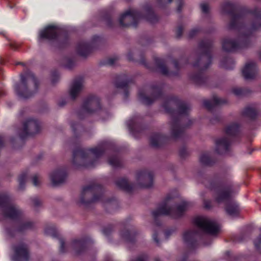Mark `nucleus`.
Wrapping results in <instances>:
<instances>
[{
  "mask_svg": "<svg viewBox=\"0 0 261 261\" xmlns=\"http://www.w3.org/2000/svg\"><path fill=\"white\" fill-rule=\"evenodd\" d=\"M165 139L164 136L159 134H154L150 137V142L152 146L158 147L164 142Z\"/></svg>",
  "mask_w": 261,
  "mask_h": 261,
  "instance_id": "b1692460",
  "label": "nucleus"
},
{
  "mask_svg": "<svg viewBox=\"0 0 261 261\" xmlns=\"http://www.w3.org/2000/svg\"><path fill=\"white\" fill-rule=\"evenodd\" d=\"M254 244L257 249L261 250V235L254 240Z\"/></svg>",
  "mask_w": 261,
  "mask_h": 261,
  "instance_id": "37998d69",
  "label": "nucleus"
},
{
  "mask_svg": "<svg viewBox=\"0 0 261 261\" xmlns=\"http://www.w3.org/2000/svg\"><path fill=\"white\" fill-rule=\"evenodd\" d=\"M77 126L78 127H80V125L79 124H77Z\"/></svg>",
  "mask_w": 261,
  "mask_h": 261,
  "instance_id": "338daca9",
  "label": "nucleus"
},
{
  "mask_svg": "<svg viewBox=\"0 0 261 261\" xmlns=\"http://www.w3.org/2000/svg\"><path fill=\"white\" fill-rule=\"evenodd\" d=\"M67 176V173L65 168H58L49 174V178L54 186H58L63 183Z\"/></svg>",
  "mask_w": 261,
  "mask_h": 261,
  "instance_id": "dca6fc26",
  "label": "nucleus"
},
{
  "mask_svg": "<svg viewBox=\"0 0 261 261\" xmlns=\"http://www.w3.org/2000/svg\"><path fill=\"white\" fill-rule=\"evenodd\" d=\"M200 7H201L202 11L203 13H206L208 11L209 6L207 4L202 3L201 4Z\"/></svg>",
  "mask_w": 261,
  "mask_h": 261,
  "instance_id": "a18cd8bd",
  "label": "nucleus"
},
{
  "mask_svg": "<svg viewBox=\"0 0 261 261\" xmlns=\"http://www.w3.org/2000/svg\"><path fill=\"white\" fill-rule=\"evenodd\" d=\"M29 258V253L27 246L20 245L15 248V253L12 257L14 261H27Z\"/></svg>",
  "mask_w": 261,
  "mask_h": 261,
  "instance_id": "6ab92c4d",
  "label": "nucleus"
},
{
  "mask_svg": "<svg viewBox=\"0 0 261 261\" xmlns=\"http://www.w3.org/2000/svg\"><path fill=\"white\" fill-rule=\"evenodd\" d=\"M143 14L144 17L152 23L156 20L155 15L150 8L144 9L141 13L136 10L129 9L119 18L120 24L123 27L132 25L136 27L143 17Z\"/></svg>",
  "mask_w": 261,
  "mask_h": 261,
  "instance_id": "39448f33",
  "label": "nucleus"
},
{
  "mask_svg": "<svg viewBox=\"0 0 261 261\" xmlns=\"http://www.w3.org/2000/svg\"><path fill=\"white\" fill-rule=\"evenodd\" d=\"M0 206L3 207L6 217L15 218L21 214V211L15 205L10 203L9 198L6 195H0Z\"/></svg>",
  "mask_w": 261,
  "mask_h": 261,
  "instance_id": "9d476101",
  "label": "nucleus"
},
{
  "mask_svg": "<svg viewBox=\"0 0 261 261\" xmlns=\"http://www.w3.org/2000/svg\"><path fill=\"white\" fill-rule=\"evenodd\" d=\"M38 82L32 73L21 75L20 84L16 85L15 89L19 97L27 98L34 94L38 89Z\"/></svg>",
  "mask_w": 261,
  "mask_h": 261,
  "instance_id": "423d86ee",
  "label": "nucleus"
},
{
  "mask_svg": "<svg viewBox=\"0 0 261 261\" xmlns=\"http://www.w3.org/2000/svg\"><path fill=\"white\" fill-rule=\"evenodd\" d=\"M152 172L148 171H141L138 172L136 176L137 185L141 187L149 188L153 185Z\"/></svg>",
  "mask_w": 261,
  "mask_h": 261,
  "instance_id": "ddd939ff",
  "label": "nucleus"
},
{
  "mask_svg": "<svg viewBox=\"0 0 261 261\" xmlns=\"http://www.w3.org/2000/svg\"><path fill=\"white\" fill-rule=\"evenodd\" d=\"M182 28L181 27H179L176 31V34L177 37H179L182 34Z\"/></svg>",
  "mask_w": 261,
  "mask_h": 261,
  "instance_id": "09e8293b",
  "label": "nucleus"
},
{
  "mask_svg": "<svg viewBox=\"0 0 261 261\" xmlns=\"http://www.w3.org/2000/svg\"><path fill=\"white\" fill-rule=\"evenodd\" d=\"M173 232H174V230H173V229L167 230L165 232L166 237L168 238L169 236L171 235Z\"/></svg>",
  "mask_w": 261,
  "mask_h": 261,
  "instance_id": "864d4df0",
  "label": "nucleus"
},
{
  "mask_svg": "<svg viewBox=\"0 0 261 261\" xmlns=\"http://www.w3.org/2000/svg\"><path fill=\"white\" fill-rule=\"evenodd\" d=\"M103 152V147L101 146L87 150L75 151L73 153V163L77 167H93Z\"/></svg>",
  "mask_w": 261,
  "mask_h": 261,
  "instance_id": "7ed1b4c3",
  "label": "nucleus"
},
{
  "mask_svg": "<svg viewBox=\"0 0 261 261\" xmlns=\"http://www.w3.org/2000/svg\"><path fill=\"white\" fill-rule=\"evenodd\" d=\"M130 261H147V256L145 254H141L132 258Z\"/></svg>",
  "mask_w": 261,
  "mask_h": 261,
  "instance_id": "79ce46f5",
  "label": "nucleus"
},
{
  "mask_svg": "<svg viewBox=\"0 0 261 261\" xmlns=\"http://www.w3.org/2000/svg\"><path fill=\"white\" fill-rule=\"evenodd\" d=\"M128 81L125 75H123L120 77L116 83L117 87L124 88L128 85Z\"/></svg>",
  "mask_w": 261,
  "mask_h": 261,
  "instance_id": "7c9ffc66",
  "label": "nucleus"
},
{
  "mask_svg": "<svg viewBox=\"0 0 261 261\" xmlns=\"http://www.w3.org/2000/svg\"><path fill=\"white\" fill-rule=\"evenodd\" d=\"M234 8V5L230 2H226L222 7V10L224 13L229 12Z\"/></svg>",
  "mask_w": 261,
  "mask_h": 261,
  "instance_id": "72a5a7b5",
  "label": "nucleus"
},
{
  "mask_svg": "<svg viewBox=\"0 0 261 261\" xmlns=\"http://www.w3.org/2000/svg\"><path fill=\"white\" fill-rule=\"evenodd\" d=\"M232 92L236 95H241L243 94V90L240 88H235L232 90Z\"/></svg>",
  "mask_w": 261,
  "mask_h": 261,
  "instance_id": "49530a36",
  "label": "nucleus"
},
{
  "mask_svg": "<svg viewBox=\"0 0 261 261\" xmlns=\"http://www.w3.org/2000/svg\"><path fill=\"white\" fill-rule=\"evenodd\" d=\"M164 107H165V109L166 110V111H168V110L167 109L166 105L164 106Z\"/></svg>",
  "mask_w": 261,
  "mask_h": 261,
  "instance_id": "0e129e2a",
  "label": "nucleus"
},
{
  "mask_svg": "<svg viewBox=\"0 0 261 261\" xmlns=\"http://www.w3.org/2000/svg\"><path fill=\"white\" fill-rule=\"evenodd\" d=\"M194 222L201 231L211 235L217 234L219 230V226L216 222L206 217H196Z\"/></svg>",
  "mask_w": 261,
  "mask_h": 261,
  "instance_id": "6e6552de",
  "label": "nucleus"
},
{
  "mask_svg": "<svg viewBox=\"0 0 261 261\" xmlns=\"http://www.w3.org/2000/svg\"><path fill=\"white\" fill-rule=\"evenodd\" d=\"M138 116H136L127 121V125L128 126V127L130 130L133 131L135 129L137 123L138 122Z\"/></svg>",
  "mask_w": 261,
  "mask_h": 261,
  "instance_id": "c756f323",
  "label": "nucleus"
},
{
  "mask_svg": "<svg viewBox=\"0 0 261 261\" xmlns=\"http://www.w3.org/2000/svg\"><path fill=\"white\" fill-rule=\"evenodd\" d=\"M160 94L159 89H143L139 90V99L145 105L151 104Z\"/></svg>",
  "mask_w": 261,
  "mask_h": 261,
  "instance_id": "9b49d317",
  "label": "nucleus"
},
{
  "mask_svg": "<svg viewBox=\"0 0 261 261\" xmlns=\"http://www.w3.org/2000/svg\"><path fill=\"white\" fill-rule=\"evenodd\" d=\"M240 130V126L237 123L227 125L224 128V136L216 140V151L219 153H225L230 144V138L237 134Z\"/></svg>",
  "mask_w": 261,
  "mask_h": 261,
  "instance_id": "0eeeda50",
  "label": "nucleus"
},
{
  "mask_svg": "<svg viewBox=\"0 0 261 261\" xmlns=\"http://www.w3.org/2000/svg\"><path fill=\"white\" fill-rule=\"evenodd\" d=\"M109 163L110 165L114 167H117L120 165L119 160L115 156L110 159L109 160Z\"/></svg>",
  "mask_w": 261,
  "mask_h": 261,
  "instance_id": "e433bc0d",
  "label": "nucleus"
},
{
  "mask_svg": "<svg viewBox=\"0 0 261 261\" xmlns=\"http://www.w3.org/2000/svg\"><path fill=\"white\" fill-rule=\"evenodd\" d=\"M69 64L66 65V66L68 68H70L73 66L74 63L71 61H69Z\"/></svg>",
  "mask_w": 261,
  "mask_h": 261,
  "instance_id": "5fc2aeb1",
  "label": "nucleus"
},
{
  "mask_svg": "<svg viewBox=\"0 0 261 261\" xmlns=\"http://www.w3.org/2000/svg\"><path fill=\"white\" fill-rule=\"evenodd\" d=\"M203 204L205 208H210L212 207V202L210 200L204 199Z\"/></svg>",
  "mask_w": 261,
  "mask_h": 261,
  "instance_id": "de8ad7c7",
  "label": "nucleus"
},
{
  "mask_svg": "<svg viewBox=\"0 0 261 261\" xmlns=\"http://www.w3.org/2000/svg\"><path fill=\"white\" fill-rule=\"evenodd\" d=\"M173 65L176 69H177L178 68V63L176 61H174Z\"/></svg>",
  "mask_w": 261,
  "mask_h": 261,
  "instance_id": "4d7b16f0",
  "label": "nucleus"
},
{
  "mask_svg": "<svg viewBox=\"0 0 261 261\" xmlns=\"http://www.w3.org/2000/svg\"><path fill=\"white\" fill-rule=\"evenodd\" d=\"M199 233L195 230H189L184 232L182 239L187 245H193L196 241Z\"/></svg>",
  "mask_w": 261,
  "mask_h": 261,
  "instance_id": "4be33fe9",
  "label": "nucleus"
},
{
  "mask_svg": "<svg viewBox=\"0 0 261 261\" xmlns=\"http://www.w3.org/2000/svg\"><path fill=\"white\" fill-rule=\"evenodd\" d=\"M259 57L260 59L261 60V50L259 53Z\"/></svg>",
  "mask_w": 261,
  "mask_h": 261,
  "instance_id": "e2e57ef3",
  "label": "nucleus"
},
{
  "mask_svg": "<svg viewBox=\"0 0 261 261\" xmlns=\"http://www.w3.org/2000/svg\"><path fill=\"white\" fill-rule=\"evenodd\" d=\"M192 79L194 80V81L195 82H196L197 84H200V80H201L200 76H196L193 77Z\"/></svg>",
  "mask_w": 261,
  "mask_h": 261,
  "instance_id": "603ef678",
  "label": "nucleus"
},
{
  "mask_svg": "<svg viewBox=\"0 0 261 261\" xmlns=\"http://www.w3.org/2000/svg\"><path fill=\"white\" fill-rule=\"evenodd\" d=\"M3 146V139L2 137H0V149Z\"/></svg>",
  "mask_w": 261,
  "mask_h": 261,
  "instance_id": "bf43d9fd",
  "label": "nucleus"
},
{
  "mask_svg": "<svg viewBox=\"0 0 261 261\" xmlns=\"http://www.w3.org/2000/svg\"><path fill=\"white\" fill-rule=\"evenodd\" d=\"M100 108V99L96 96L92 95L88 97L83 106V111L86 113H92Z\"/></svg>",
  "mask_w": 261,
  "mask_h": 261,
  "instance_id": "2eb2a0df",
  "label": "nucleus"
},
{
  "mask_svg": "<svg viewBox=\"0 0 261 261\" xmlns=\"http://www.w3.org/2000/svg\"><path fill=\"white\" fill-rule=\"evenodd\" d=\"M234 65V61L232 59L230 58H225L223 61H222L221 65L227 69H230L232 68L233 66Z\"/></svg>",
  "mask_w": 261,
  "mask_h": 261,
  "instance_id": "c85d7f7f",
  "label": "nucleus"
},
{
  "mask_svg": "<svg viewBox=\"0 0 261 261\" xmlns=\"http://www.w3.org/2000/svg\"><path fill=\"white\" fill-rule=\"evenodd\" d=\"M183 131V127L179 126L178 122L173 120L171 123V134L174 138L178 137Z\"/></svg>",
  "mask_w": 261,
  "mask_h": 261,
  "instance_id": "5701e85b",
  "label": "nucleus"
},
{
  "mask_svg": "<svg viewBox=\"0 0 261 261\" xmlns=\"http://www.w3.org/2000/svg\"><path fill=\"white\" fill-rule=\"evenodd\" d=\"M98 187L95 186H89L85 187L82 192L81 195V202L83 203H88L97 201L100 196L95 195Z\"/></svg>",
  "mask_w": 261,
  "mask_h": 261,
  "instance_id": "f8f14e48",
  "label": "nucleus"
},
{
  "mask_svg": "<svg viewBox=\"0 0 261 261\" xmlns=\"http://www.w3.org/2000/svg\"><path fill=\"white\" fill-rule=\"evenodd\" d=\"M32 182L35 186H38L41 183V176L39 174H34L32 176Z\"/></svg>",
  "mask_w": 261,
  "mask_h": 261,
  "instance_id": "4c0bfd02",
  "label": "nucleus"
},
{
  "mask_svg": "<svg viewBox=\"0 0 261 261\" xmlns=\"http://www.w3.org/2000/svg\"><path fill=\"white\" fill-rule=\"evenodd\" d=\"M200 61H201V63H196L194 64V66H197L201 64L203 69L207 68L211 63V56L209 54L205 53L203 54L200 58Z\"/></svg>",
  "mask_w": 261,
  "mask_h": 261,
  "instance_id": "393cba45",
  "label": "nucleus"
},
{
  "mask_svg": "<svg viewBox=\"0 0 261 261\" xmlns=\"http://www.w3.org/2000/svg\"><path fill=\"white\" fill-rule=\"evenodd\" d=\"M60 251L61 252H65L68 248H72L77 252V249L83 247V243L80 240H74L70 243L65 244L63 239L59 240Z\"/></svg>",
  "mask_w": 261,
  "mask_h": 261,
  "instance_id": "aec40b11",
  "label": "nucleus"
},
{
  "mask_svg": "<svg viewBox=\"0 0 261 261\" xmlns=\"http://www.w3.org/2000/svg\"><path fill=\"white\" fill-rule=\"evenodd\" d=\"M156 1L158 5L162 7L170 3L172 0H156Z\"/></svg>",
  "mask_w": 261,
  "mask_h": 261,
  "instance_id": "c03bdc74",
  "label": "nucleus"
},
{
  "mask_svg": "<svg viewBox=\"0 0 261 261\" xmlns=\"http://www.w3.org/2000/svg\"><path fill=\"white\" fill-rule=\"evenodd\" d=\"M121 237L125 241L130 242L134 241V238L130 232L127 230L122 231L120 233Z\"/></svg>",
  "mask_w": 261,
  "mask_h": 261,
  "instance_id": "2f4dec72",
  "label": "nucleus"
},
{
  "mask_svg": "<svg viewBox=\"0 0 261 261\" xmlns=\"http://www.w3.org/2000/svg\"><path fill=\"white\" fill-rule=\"evenodd\" d=\"M55 232V228L53 226H47L44 229V233L48 236H54Z\"/></svg>",
  "mask_w": 261,
  "mask_h": 261,
  "instance_id": "58836bf2",
  "label": "nucleus"
},
{
  "mask_svg": "<svg viewBox=\"0 0 261 261\" xmlns=\"http://www.w3.org/2000/svg\"><path fill=\"white\" fill-rule=\"evenodd\" d=\"M181 4H182V3H181V2H179V7H178V10L179 11L180 10V8H179V7H180V5H181Z\"/></svg>",
  "mask_w": 261,
  "mask_h": 261,
  "instance_id": "680f3d73",
  "label": "nucleus"
},
{
  "mask_svg": "<svg viewBox=\"0 0 261 261\" xmlns=\"http://www.w3.org/2000/svg\"><path fill=\"white\" fill-rule=\"evenodd\" d=\"M190 111V107L187 104H181L179 107V114L180 115H187Z\"/></svg>",
  "mask_w": 261,
  "mask_h": 261,
  "instance_id": "473e14b6",
  "label": "nucleus"
},
{
  "mask_svg": "<svg viewBox=\"0 0 261 261\" xmlns=\"http://www.w3.org/2000/svg\"><path fill=\"white\" fill-rule=\"evenodd\" d=\"M34 224L30 221H25L20 228V231L32 228Z\"/></svg>",
  "mask_w": 261,
  "mask_h": 261,
  "instance_id": "ea45409f",
  "label": "nucleus"
},
{
  "mask_svg": "<svg viewBox=\"0 0 261 261\" xmlns=\"http://www.w3.org/2000/svg\"><path fill=\"white\" fill-rule=\"evenodd\" d=\"M155 261H160L159 259H155Z\"/></svg>",
  "mask_w": 261,
  "mask_h": 261,
  "instance_id": "69168bd1",
  "label": "nucleus"
},
{
  "mask_svg": "<svg viewBox=\"0 0 261 261\" xmlns=\"http://www.w3.org/2000/svg\"><path fill=\"white\" fill-rule=\"evenodd\" d=\"M116 185L120 188L124 189L127 191H130L133 189V187L130 185L125 178H120L117 180Z\"/></svg>",
  "mask_w": 261,
  "mask_h": 261,
  "instance_id": "a878e982",
  "label": "nucleus"
},
{
  "mask_svg": "<svg viewBox=\"0 0 261 261\" xmlns=\"http://www.w3.org/2000/svg\"><path fill=\"white\" fill-rule=\"evenodd\" d=\"M28 177L27 173H22L19 177L18 181L19 184V188H22Z\"/></svg>",
  "mask_w": 261,
  "mask_h": 261,
  "instance_id": "c9c22d12",
  "label": "nucleus"
},
{
  "mask_svg": "<svg viewBox=\"0 0 261 261\" xmlns=\"http://www.w3.org/2000/svg\"><path fill=\"white\" fill-rule=\"evenodd\" d=\"M196 32V30H192L191 32H190V36L191 37H192L195 34Z\"/></svg>",
  "mask_w": 261,
  "mask_h": 261,
  "instance_id": "6e6d98bb",
  "label": "nucleus"
},
{
  "mask_svg": "<svg viewBox=\"0 0 261 261\" xmlns=\"http://www.w3.org/2000/svg\"><path fill=\"white\" fill-rule=\"evenodd\" d=\"M258 22H260V19L257 20Z\"/></svg>",
  "mask_w": 261,
  "mask_h": 261,
  "instance_id": "774afa93",
  "label": "nucleus"
},
{
  "mask_svg": "<svg viewBox=\"0 0 261 261\" xmlns=\"http://www.w3.org/2000/svg\"><path fill=\"white\" fill-rule=\"evenodd\" d=\"M41 128L40 122L33 118L29 117L23 124V129L20 134L21 138H24L28 136L35 135L40 132Z\"/></svg>",
  "mask_w": 261,
  "mask_h": 261,
  "instance_id": "1a4fd4ad",
  "label": "nucleus"
},
{
  "mask_svg": "<svg viewBox=\"0 0 261 261\" xmlns=\"http://www.w3.org/2000/svg\"><path fill=\"white\" fill-rule=\"evenodd\" d=\"M131 56H132V53H128L127 57L129 60H132L133 59Z\"/></svg>",
  "mask_w": 261,
  "mask_h": 261,
  "instance_id": "13d9d810",
  "label": "nucleus"
},
{
  "mask_svg": "<svg viewBox=\"0 0 261 261\" xmlns=\"http://www.w3.org/2000/svg\"><path fill=\"white\" fill-rule=\"evenodd\" d=\"M245 114L251 118H254L257 115V112L254 109L248 108L245 110Z\"/></svg>",
  "mask_w": 261,
  "mask_h": 261,
  "instance_id": "f704fd0d",
  "label": "nucleus"
},
{
  "mask_svg": "<svg viewBox=\"0 0 261 261\" xmlns=\"http://www.w3.org/2000/svg\"><path fill=\"white\" fill-rule=\"evenodd\" d=\"M244 18L242 15H233L229 24L230 29L238 28L241 34L237 41L231 39H225L222 43L224 50L226 51H232L238 49H244L251 45L250 35L251 30L258 29L261 25H252L251 28L244 26L243 24Z\"/></svg>",
  "mask_w": 261,
  "mask_h": 261,
  "instance_id": "f257e3e1",
  "label": "nucleus"
},
{
  "mask_svg": "<svg viewBox=\"0 0 261 261\" xmlns=\"http://www.w3.org/2000/svg\"><path fill=\"white\" fill-rule=\"evenodd\" d=\"M200 161L203 165H211L212 161L210 154L207 152L202 153L200 157Z\"/></svg>",
  "mask_w": 261,
  "mask_h": 261,
  "instance_id": "cd10ccee",
  "label": "nucleus"
},
{
  "mask_svg": "<svg viewBox=\"0 0 261 261\" xmlns=\"http://www.w3.org/2000/svg\"><path fill=\"white\" fill-rule=\"evenodd\" d=\"M71 126L72 127V128L73 129V130H75L76 129V128L74 126V124L73 123H71Z\"/></svg>",
  "mask_w": 261,
  "mask_h": 261,
  "instance_id": "052dcab7",
  "label": "nucleus"
},
{
  "mask_svg": "<svg viewBox=\"0 0 261 261\" xmlns=\"http://www.w3.org/2000/svg\"><path fill=\"white\" fill-rule=\"evenodd\" d=\"M242 75L245 79L250 80L256 76L258 70L256 65L253 62H250L246 64L242 70Z\"/></svg>",
  "mask_w": 261,
  "mask_h": 261,
  "instance_id": "a211bd4d",
  "label": "nucleus"
},
{
  "mask_svg": "<svg viewBox=\"0 0 261 261\" xmlns=\"http://www.w3.org/2000/svg\"><path fill=\"white\" fill-rule=\"evenodd\" d=\"M233 193L234 191L232 186L228 185L215 187L213 193L214 201L218 204H227L225 208L226 211L231 216H235L239 213L238 205L235 202L227 203L231 199Z\"/></svg>",
  "mask_w": 261,
  "mask_h": 261,
  "instance_id": "f03ea898",
  "label": "nucleus"
},
{
  "mask_svg": "<svg viewBox=\"0 0 261 261\" xmlns=\"http://www.w3.org/2000/svg\"><path fill=\"white\" fill-rule=\"evenodd\" d=\"M160 71L163 74L167 75H173L175 74V73H173L172 72H169L167 70L166 66L163 64H161L160 65Z\"/></svg>",
  "mask_w": 261,
  "mask_h": 261,
  "instance_id": "a19ab883",
  "label": "nucleus"
},
{
  "mask_svg": "<svg viewBox=\"0 0 261 261\" xmlns=\"http://www.w3.org/2000/svg\"><path fill=\"white\" fill-rule=\"evenodd\" d=\"M60 32V29L56 25H49L40 31L39 41L43 40H51L56 38Z\"/></svg>",
  "mask_w": 261,
  "mask_h": 261,
  "instance_id": "4468645a",
  "label": "nucleus"
},
{
  "mask_svg": "<svg viewBox=\"0 0 261 261\" xmlns=\"http://www.w3.org/2000/svg\"><path fill=\"white\" fill-rule=\"evenodd\" d=\"M157 235H158V232L157 231H154L152 234V238H153V240L154 241V242L156 243V244H159V240L157 239Z\"/></svg>",
  "mask_w": 261,
  "mask_h": 261,
  "instance_id": "3c124183",
  "label": "nucleus"
},
{
  "mask_svg": "<svg viewBox=\"0 0 261 261\" xmlns=\"http://www.w3.org/2000/svg\"><path fill=\"white\" fill-rule=\"evenodd\" d=\"M32 203L35 206H38L40 204V201L37 198L32 199Z\"/></svg>",
  "mask_w": 261,
  "mask_h": 261,
  "instance_id": "8fccbe9b",
  "label": "nucleus"
},
{
  "mask_svg": "<svg viewBox=\"0 0 261 261\" xmlns=\"http://www.w3.org/2000/svg\"><path fill=\"white\" fill-rule=\"evenodd\" d=\"M84 80L82 78L75 79L69 90V95L71 99H76L84 89Z\"/></svg>",
  "mask_w": 261,
  "mask_h": 261,
  "instance_id": "f3484780",
  "label": "nucleus"
},
{
  "mask_svg": "<svg viewBox=\"0 0 261 261\" xmlns=\"http://www.w3.org/2000/svg\"><path fill=\"white\" fill-rule=\"evenodd\" d=\"M93 46L92 43L84 42L78 44L76 48L77 53L81 56L87 57L91 52Z\"/></svg>",
  "mask_w": 261,
  "mask_h": 261,
  "instance_id": "412c9836",
  "label": "nucleus"
},
{
  "mask_svg": "<svg viewBox=\"0 0 261 261\" xmlns=\"http://www.w3.org/2000/svg\"><path fill=\"white\" fill-rule=\"evenodd\" d=\"M222 103V100L219 97L215 96L211 100L204 101L203 104L207 109H211L215 105H219Z\"/></svg>",
  "mask_w": 261,
  "mask_h": 261,
  "instance_id": "bb28decb",
  "label": "nucleus"
},
{
  "mask_svg": "<svg viewBox=\"0 0 261 261\" xmlns=\"http://www.w3.org/2000/svg\"><path fill=\"white\" fill-rule=\"evenodd\" d=\"M170 199L171 198L167 196L166 201L162 204L158 209L152 212V215L154 218L161 215H168L173 218H178L181 217L191 206L190 202L182 200L175 207Z\"/></svg>",
  "mask_w": 261,
  "mask_h": 261,
  "instance_id": "20e7f679",
  "label": "nucleus"
}]
</instances>
